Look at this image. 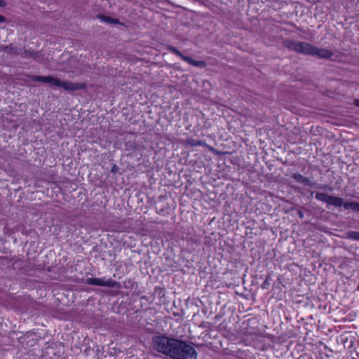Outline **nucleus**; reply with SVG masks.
Returning a JSON list of instances; mask_svg holds the SVG:
<instances>
[{
	"instance_id": "obj_1",
	"label": "nucleus",
	"mask_w": 359,
	"mask_h": 359,
	"mask_svg": "<svg viewBox=\"0 0 359 359\" xmlns=\"http://www.w3.org/2000/svg\"><path fill=\"white\" fill-rule=\"evenodd\" d=\"M283 45L289 50L306 55L316 56L321 59H330L333 55L331 50L318 48L308 42L285 39L283 41Z\"/></svg>"
},
{
	"instance_id": "obj_2",
	"label": "nucleus",
	"mask_w": 359,
	"mask_h": 359,
	"mask_svg": "<svg viewBox=\"0 0 359 359\" xmlns=\"http://www.w3.org/2000/svg\"><path fill=\"white\" fill-rule=\"evenodd\" d=\"M316 200L325 203L327 206H334L335 208L344 207V210H351L359 212V203L355 201H344L341 197L331 196L325 193L318 192L316 194Z\"/></svg>"
},
{
	"instance_id": "obj_3",
	"label": "nucleus",
	"mask_w": 359,
	"mask_h": 359,
	"mask_svg": "<svg viewBox=\"0 0 359 359\" xmlns=\"http://www.w3.org/2000/svg\"><path fill=\"white\" fill-rule=\"evenodd\" d=\"M177 339L165 335H156L152 339L151 346L154 351L171 358Z\"/></svg>"
},
{
	"instance_id": "obj_4",
	"label": "nucleus",
	"mask_w": 359,
	"mask_h": 359,
	"mask_svg": "<svg viewBox=\"0 0 359 359\" xmlns=\"http://www.w3.org/2000/svg\"><path fill=\"white\" fill-rule=\"evenodd\" d=\"M171 359H197L196 349L186 341L177 339Z\"/></svg>"
},
{
	"instance_id": "obj_5",
	"label": "nucleus",
	"mask_w": 359,
	"mask_h": 359,
	"mask_svg": "<svg viewBox=\"0 0 359 359\" xmlns=\"http://www.w3.org/2000/svg\"><path fill=\"white\" fill-rule=\"evenodd\" d=\"M31 79L33 81L47 83L53 86L61 87L63 90H84L86 88L84 83L81 84L80 88H78L70 82L62 81L51 76H33Z\"/></svg>"
},
{
	"instance_id": "obj_6",
	"label": "nucleus",
	"mask_w": 359,
	"mask_h": 359,
	"mask_svg": "<svg viewBox=\"0 0 359 359\" xmlns=\"http://www.w3.org/2000/svg\"><path fill=\"white\" fill-rule=\"evenodd\" d=\"M86 283L90 285L103 286L109 287H114L116 285V281L105 278H88L86 279Z\"/></svg>"
},
{
	"instance_id": "obj_7",
	"label": "nucleus",
	"mask_w": 359,
	"mask_h": 359,
	"mask_svg": "<svg viewBox=\"0 0 359 359\" xmlns=\"http://www.w3.org/2000/svg\"><path fill=\"white\" fill-rule=\"evenodd\" d=\"M292 177L296 182L303 184L304 185H307L309 187L313 185V182L309 177H304V175L299 173H294Z\"/></svg>"
},
{
	"instance_id": "obj_8",
	"label": "nucleus",
	"mask_w": 359,
	"mask_h": 359,
	"mask_svg": "<svg viewBox=\"0 0 359 359\" xmlns=\"http://www.w3.org/2000/svg\"><path fill=\"white\" fill-rule=\"evenodd\" d=\"M184 61L189 64L190 65L200 67V68H205L207 65L206 62L203 60H194L190 56H187V57L184 58Z\"/></svg>"
},
{
	"instance_id": "obj_9",
	"label": "nucleus",
	"mask_w": 359,
	"mask_h": 359,
	"mask_svg": "<svg viewBox=\"0 0 359 359\" xmlns=\"http://www.w3.org/2000/svg\"><path fill=\"white\" fill-rule=\"evenodd\" d=\"M97 18H99L101 21L109 23V24H118V20L109 17V16H106L103 14H98Z\"/></svg>"
},
{
	"instance_id": "obj_10",
	"label": "nucleus",
	"mask_w": 359,
	"mask_h": 359,
	"mask_svg": "<svg viewBox=\"0 0 359 359\" xmlns=\"http://www.w3.org/2000/svg\"><path fill=\"white\" fill-rule=\"evenodd\" d=\"M169 50L171 51V53H172L173 54L179 56L182 60L184 61V57H187V55H185L184 54H182L177 48L175 47H173V46H170L169 47Z\"/></svg>"
},
{
	"instance_id": "obj_11",
	"label": "nucleus",
	"mask_w": 359,
	"mask_h": 359,
	"mask_svg": "<svg viewBox=\"0 0 359 359\" xmlns=\"http://www.w3.org/2000/svg\"><path fill=\"white\" fill-rule=\"evenodd\" d=\"M348 237L353 241H359V231H350Z\"/></svg>"
},
{
	"instance_id": "obj_12",
	"label": "nucleus",
	"mask_w": 359,
	"mask_h": 359,
	"mask_svg": "<svg viewBox=\"0 0 359 359\" xmlns=\"http://www.w3.org/2000/svg\"><path fill=\"white\" fill-rule=\"evenodd\" d=\"M196 140L192 137H188L185 140V144L188 146L195 147Z\"/></svg>"
},
{
	"instance_id": "obj_13",
	"label": "nucleus",
	"mask_w": 359,
	"mask_h": 359,
	"mask_svg": "<svg viewBox=\"0 0 359 359\" xmlns=\"http://www.w3.org/2000/svg\"><path fill=\"white\" fill-rule=\"evenodd\" d=\"M206 145L205 142L203 140H196L195 147H205Z\"/></svg>"
},
{
	"instance_id": "obj_14",
	"label": "nucleus",
	"mask_w": 359,
	"mask_h": 359,
	"mask_svg": "<svg viewBox=\"0 0 359 359\" xmlns=\"http://www.w3.org/2000/svg\"><path fill=\"white\" fill-rule=\"evenodd\" d=\"M118 171V167L116 165H114L111 169V172L113 173L117 172Z\"/></svg>"
},
{
	"instance_id": "obj_15",
	"label": "nucleus",
	"mask_w": 359,
	"mask_h": 359,
	"mask_svg": "<svg viewBox=\"0 0 359 359\" xmlns=\"http://www.w3.org/2000/svg\"><path fill=\"white\" fill-rule=\"evenodd\" d=\"M6 22V18L4 15H0V24Z\"/></svg>"
},
{
	"instance_id": "obj_16",
	"label": "nucleus",
	"mask_w": 359,
	"mask_h": 359,
	"mask_svg": "<svg viewBox=\"0 0 359 359\" xmlns=\"http://www.w3.org/2000/svg\"><path fill=\"white\" fill-rule=\"evenodd\" d=\"M6 6V1L4 0H0V7H5Z\"/></svg>"
},
{
	"instance_id": "obj_17",
	"label": "nucleus",
	"mask_w": 359,
	"mask_h": 359,
	"mask_svg": "<svg viewBox=\"0 0 359 359\" xmlns=\"http://www.w3.org/2000/svg\"><path fill=\"white\" fill-rule=\"evenodd\" d=\"M354 104L357 107H359V100L358 99H355L354 100Z\"/></svg>"
},
{
	"instance_id": "obj_18",
	"label": "nucleus",
	"mask_w": 359,
	"mask_h": 359,
	"mask_svg": "<svg viewBox=\"0 0 359 359\" xmlns=\"http://www.w3.org/2000/svg\"><path fill=\"white\" fill-rule=\"evenodd\" d=\"M268 284L267 281H264L262 284V288H266V285Z\"/></svg>"
},
{
	"instance_id": "obj_19",
	"label": "nucleus",
	"mask_w": 359,
	"mask_h": 359,
	"mask_svg": "<svg viewBox=\"0 0 359 359\" xmlns=\"http://www.w3.org/2000/svg\"><path fill=\"white\" fill-rule=\"evenodd\" d=\"M300 217H303V214L302 212H300Z\"/></svg>"
},
{
	"instance_id": "obj_20",
	"label": "nucleus",
	"mask_w": 359,
	"mask_h": 359,
	"mask_svg": "<svg viewBox=\"0 0 359 359\" xmlns=\"http://www.w3.org/2000/svg\"><path fill=\"white\" fill-rule=\"evenodd\" d=\"M358 290H359V285L358 286Z\"/></svg>"
}]
</instances>
